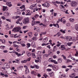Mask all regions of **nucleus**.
Wrapping results in <instances>:
<instances>
[{
  "mask_svg": "<svg viewBox=\"0 0 78 78\" xmlns=\"http://www.w3.org/2000/svg\"><path fill=\"white\" fill-rule=\"evenodd\" d=\"M2 19L3 20H6V18L4 16H2L1 17Z\"/></svg>",
  "mask_w": 78,
  "mask_h": 78,
  "instance_id": "nucleus-62",
  "label": "nucleus"
},
{
  "mask_svg": "<svg viewBox=\"0 0 78 78\" xmlns=\"http://www.w3.org/2000/svg\"><path fill=\"white\" fill-rule=\"evenodd\" d=\"M66 30H63L62 29H61L60 30V32L62 33L63 34H65V33H66Z\"/></svg>",
  "mask_w": 78,
  "mask_h": 78,
  "instance_id": "nucleus-26",
  "label": "nucleus"
},
{
  "mask_svg": "<svg viewBox=\"0 0 78 78\" xmlns=\"http://www.w3.org/2000/svg\"><path fill=\"white\" fill-rule=\"evenodd\" d=\"M13 53H15L16 55L18 56V57L20 56H21V54H19V53L17 52H16L15 51H13Z\"/></svg>",
  "mask_w": 78,
  "mask_h": 78,
  "instance_id": "nucleus-17",
  "label": "nucleus"
},
{
  "mask_svg": "<svg viewBox=\"0 0 78 78\" xmlns=\"http://www.w3.org/2000/svg\"><path fill=\"white\" fill-rule=\"evenodd\" d=\"M34 68H36V69H38L39 68V67L38 66V65H34Z\"/></svg>",
  "mask_w": 78,
  "mask_h": 78,
  "instance_id": "nucleus-37",
  "label": "nucleus"
},
{
  "mask_svg": "<svg viewBox=\"0 0 78 78\" xmlns=\"http://www.w3.org/2000/svg\"><path fill=\"white\" fill-rule=\"evenodd\" d=\"M26 53L27 56H31V53H30V52L27 51V52Z\"/></svg>",
  "mask_w": 78,
  "mask_h": 78,
  "instance_id": "nucleus-32",
  "label": "nucleus"
},
{
  "mask_svg": "<svg viewBox=\"0 0 78 78\" xmlns=\"http://www.w3.org/2000/svg\"><path fill=\"white\" fill-rule=\"evenodd\" d=\"M4 66L5 68H6L7 69H8L9 68V67L10 66V65L9 63H5L4 64Z\"/></svg>",
  "mask_w": 78,
  "mask_h": 78,
  "instance_id": "nucleus-10",
  "label": "nucleus"
},
{
  "mask_svg": "<svg viewBox=\"0 0 78 78\" xmlns=\"http://www.w3.org/2000/svg\"><path fill=\"white\" fill-rule=\"evenodd\" d=\"M49 56V54H45L43 55V56L44 57H48Z\"/></svg>",
  "mask_w": 78,
  "mask_h": 78,
  "instance_id": "nucleus-38",
  "label": "nucleus"
},
{
  "mask_svg": "<svg viewBox=\"0 0 78 78\" xmlns=\"http://www.w3.org/2000/svg\"><path fill=\"white\" fill-rule=\"evenodd\" d=\"M60 6H61L62 7V8L60 9L62 11H64V12H65V13H66V14H69V13H68V11H69V10H66V9H64V8H65V7H64V6H63L62 5L60 4Z\"/></svg>",
  "mask_w": 78,
  "mask_h": 78,
  "instance_id": "nucleus-2",
  "label": "nucleus"
},
{
  "mask_svg": "<svg viewBox=\"0 0 78 78\" xmlns=\"http://www.w3.org/2000/svg\"><path fill=\"white\" fill-rule=\"evenodd\" d=\"M57 35H58L57 36L58 37H59V36H61V34H60V32H58L57 34Z\"/></svg>",
  "mask_w": 78,
  "mask_h": 78,
  "instance_id": "nucleus-59",
  "label": "nucleus"
},
{
  "mask_svg": "<svg viewBox=\"0 0 78 78\" xmlns=\"http://www.w3.org/2000/svg\"><path fill=\"white\" fill-rule=\"evenodd\" d=\"M62 23L63 24H65L66 23V20L64 19H63Z\"/></svg>",
  "mask_w": 78,
  "mask_h": 78,
  "instance_id": "nucleus-46",
  "label": "nucleus"
},
{
  "mask_svg": "<svg viewBox=\"0 0 78 78\" xmlns=\"http://www.w3.org/2000/svg\"><path fill=\"white\" fill-rule=\"evenodd\" d=\"M72 44H73V42H69L67 43V45L68 46H71V45Z\"/></svg>",
  "mask_w": 78,
  "mask_h": 78,
  "instance_id": "nucleus-33",
  "label": "nucleus"
},
{
  "mask_svg": "<svg viewBox=\"0 0 78 78\" xmlns=\"http://www.w3.org/2000/svg\"><path fill=\"white\" fill-rule=\"evenodd\" d=\"M63 77V75H60L59 76V78H62Z\"/></svg>",
  "mask_w": 78,
  "mask_h": 78,
  "instance_id": "nucleus-57",
  "label": "nucleus"
},
{
  "mask_svg": "<svg viewBox=\"0 0 78 78\" xmlns=\"http://www.w3.org/2000/svg\"><path fill=\"white\" fill-rule=\"evenodd\" d=\"M51 62L54 63V64H58V62L56 61V60H53V59Z\"/></svg>",
  "mask_w": 78,
  "mask_h": 78,
  "instance_id": "nucleus-20",
  "label": "nucleus"
},
{
  "mask_svg": "<svg viewBox=\"0 0 78 78\" xmlns=\"http://www.w3.org/2000/svg\"><path fill=\"white\" fill-rule=\"evenodd\" d=\"M62 56L63 57L64 59H66V56L64 55H62Z\"/></svg>",
  "mask_w": 78,
  "mask_h": 78,
  "instance_id": "nucleus-56",
  "label": "nucleus"
},
{
  "mask_svg": "<svg viewBox=\"0 0 78 78\" xmlns=\"http://www.w3.org/2000/svg\"><path fill=\"white\" fill-rule=\"evenodd\" d=\"M32 39H33V41H36L37 39V38L36 37H34L32 38Z\"/></svg>",
  "mask_w": 78,
  "mask_h": 78,
  "instance_id": "nucleus-40",
  "label": "nucleus"
},
{
  "mask_svg": "<svg viewBox=\"0 0 78 78\" xmlns=\"http://www.w3.org/2000/svg\"><path fill=\"white\" fill-rule=\"evenodd\" d=\"M11 2H7L6 3V5L7 6H8L9 7H11L12 6V4H11Z\"/></svg>",
  "mask_w": 78,
  "mask_h": 78,
  "instance_id": "nucleus-16",
  "label": "nucleus"
},
{
  "mask_svg": "<svg viewBox=\"0 0 78 78\" xmlns=\"http://www.w3.org/2000/svg\"><path fill=\"white\" fill-rule=\"evenodd\" d=\"M37 60H35V62H41V60H42V58L41 57H38L37 58Z\"/></svg>",
  "mask_w": 78,
  "mask_h": 78,
  "instance_id": "nucleus-8",
  "label": "nucleus"
},
{
  "mask_svg": "<svg viewBox=\"0 0 78 78\" xmlns=\"http://www.w3.org/2000/svg\"><path fill=\"white\" fill-rule=\"evenodd\" d=\"M37 55L39 56H41V55H43V53H42V52L40 51H37Z\"/></svg>",
  "mask_w": 78,
  "mask_h": 78,
  "instance_id": "nucleus-14",
  "label": "nucleus"
},
{
  "mask_svg": "<svg viewBox=\"0 0 78 78\" xmlns=\"http://www.w3.org/2000/svg\"><path fill=\"white\" fill-rule=\"evenodd\" d=\"M50 76H53L55 75L54 73L53 72H51V73H50Z\"/></svg>",
  "mask_w": 78,
  "mask_h": 78,
  "instance_id": "nucleus-29",
  "label": "nucleus"
},
{
  "mask_svg": "<svg viewBox=\"0 0 78 78\" xmlns=\"http://www.w3.org/2000/svg\"><path fill=\"white\" fill-rule=\"evenodd\" d=\"M22 19H23V17H20L18 19V21H19V22H20V21H21Z\"/></svg>",
  "mask_w": 78,
  "mask_h": 78,
  "instance_id": "nucleus-48",
  "label": "nucleus"
},
{
  "mask_svg": "<svg viewBox=\"0 0 78 78\" xmlns=\"http://www.w3.org/2000/svg\"><path fill=\"white\" fill-rule=\"evenodd\" d=\"M26 10V9L25 8H24L23 9H22L21 10V12H24V11H25V10Z\"/></svg>",
  "mask_w": 78,
  "mask_h": 78,
  "instance_id": "nucleus-53",
  "label": "nucleus"
},
{
  "mask_svg": "<svg viewBox=\"0 0 78 78\" xmlns=\"http://www.w3.org/2000/svg\"><path fill=\"white\" fill-rule=\"evenodd\" d=\"M23 68V66H20L17 68L18 70H20V69H22Z\"/></svg>",
  "mask_w": 78,
  "mask_h": 78,
  "instance_id": "nucleus-41",
  "label": "nucleus"
},
{
  "mask_svg": "<svg viewBox=\"0 0 78 78\" xmlns=\"http://www.w3.org/2000/svg\"><path fill=\"white\" fill-rule=\"evenodd\" d=\"M58 48L56 47V46H55L53 48V50H56Z\"/></svg>",
  "mask_w": 78,
  "mask_h": 78,
  "instance_id": "nucleus-47",
  "label": "nucleus"
},
{
  "mask_svg": "<svg viewBox=\"0 0 78 78\" xmlns=\"http://www.w3.org/2000/svg\"><path fill=\"white\" fill-rule=\"evenodd\" d=\"M48 63V62H47V61H45L44 62L43 65L44 66H46V65H47V64Z\"/></svg>",
  "mask_w": 78,
  "mask_h": 78,
  "instance_id": "nucleus-39",
  "label": "nucleus"
},
{
  "mask_svg": "<svg viewBox=\"0 0 78 78\" xmlns=\"http://www.w3.org/2000/svg\"><path fill=\"white\" fill-rule=\"evenodd\" d=\"M31 45L33 47L35 48L36 47V45H35V42L33 41L32 42Z\"/></svg>",
  "mask_w": 78,
  "mask_h": 78,
  "instance_id": "nucleus-18",
  "label": "nucleus"
},
{
  "mask_svg": "<svg viewBox=\"0 0 78 78\" xmlns=\"http://www.w3.org/2000/svg\"><path fill=\"white\" fill-rule=\"evenodd\" d=\"M43 41L44 42H45V43L47 42V41H48V37H46L44 38L43 39Z\"/></svg>",
  "mask_w": 78,
  "mask_h": 78,
  "instance_id": "nucleus-19",
  "label": "nucleus"
},
{
  "mask_svg": "<svg viewBox=\"0 0 78 78\" xmlns=\"http://www.w3.org/2000/svg\"><path fill=\"white\" fill-rule=\"evenodd\" d=\"M40 22L39 21H32L31 25L32 26H34L35 25V24H36V23H39Z\"/></svg>",
  "mask_w": 78,
  "mask_h": 78,
  "instance_id": "nucleus-9",
  "label": "nucleus"
},
{
  "mask_svg": "<svg viewBox=\"0 0 78 78\" xmlns=\"http://www.w3.org/2000/svg\"><path fill=\"white\" fill-rule=\"evenodd\" d=\"M30 8L31 9H36L37 8V5H35L34 4H33L30 6Z\"/></svg>",
  "mask_w": 78,
  "mask_h": 78,
  "instance_id": "nucleus-7",
  "label": "nucleus"
},
{
  "mask_svg": "<svg viewBox=\"0 0 78 78\" xmlns=\"http://www.w3.org/2000/svg\"><path fill=\"white\" fill-rule=\"evenodd\" d=\"M27 62V60H25L21 61V63H25V62Z\"/></svg>",
  "mask_w": 78,
  "mask_h": 78,
  "instance_id": "nucleus-42",
  "label": "nucleus"
},
{
  "mask_svg": "<svg viewBox=\"0 0 78 78\" xmlns=\"http://www.w3.org/2000/svg\"><path fill=\"white\" fill-rule=\"evenodd\" d=\"M62 69H66V68H67V66H62Z\"/></svg>",
  "mask_w": 78,
  "mask_h": 78,
  "instance_id": "nucleus-58",
  "label": "nucleus"
},
{
  "mask_svg": "<svg viewBox=\"0 0 78 78\" xmlns=\"http://www.w3.org/2000/svg\"><path fill=\"white\" fill-rule=\"evenodd\" d=\"M13 47H17L16 49H17L19 47V46L16 44H14L13 45Z\"/></svg>",
  "mask_w": 78,
  "mask_h": 78,
  "instance_id": "nucleus-27",
  "label": "nucleus"
},
{
  "mask_svg": "<svg viewBox=\"0 0 78 78\" xmlns=\"http://www.w3.org/2000/svg\"><path fill=\"white\" fill-rule=\"evenodd\" d=\"M70 5L72 7L75 8V7H76V6H77L78 3H77L76 1H73L71 2Z\"/></svg>",
  "mask_w": 78,
  "mask_h": 78,
  "instance_id": "nucleus-3",
  "label": "nucleus"
},
{
  "mask_svg": "<svg viewBox=\"0 0 78 78\" xmlns=\"http://www.w3.org/2000/svg\"><path fill=\"white\" fill-rule=\"evenodd\" d=\"M27 48H29L31 46V44L30 43H28L27 44Z\"/></svg>",
  "mask_w": 78,
  "mask_h": 78,
  "instance_id": "nucleus-31",
  "label": "nucleus"
},
{
  "mask_svg": "<svg viewBox=\"0 0 78 78\" xmlns=\"http://www.w3.org/2000/svg\"><path fill=\"white\" fill-rule=\"evenodd\" d=\"M69 78H73L75 76V73H72L70 75H69Z\"/></svg>",
  "mask_w": 78,
  "mask_h": 78,
  "instance_id": "nucleus-13",
  "label": "nucleus"
},
{
  "mask_svg": "<svg viewBox=\"0 0 78 78\" xmlns=\"http://www.w3.org/2000/svg\"><path fill=\"white\" fill-rule=\"evenodd\" d=\"M74 72H78V68H76L74 69Z\"/></svg>",
  "mask_w": 78,
  "mask_h": 78,
  "instance_id": "nucleus-50",
  "label": "nucleus"
},
{
  "mask_svg": "<svg viewBox=\"0 0 78 78\" xmlns=\"http://www.w3.org/2000/svg\"><path fill=\"white\" fill-rule=\"evenodd\" d=\"M52 59H53V58H49L48 60V61H49V62H51Z\"/></svg>",
  "mask_w": 78,
  "mask_h": 78,
  "instance_id": "nucleus-60",
  "label": "nucleus"
},
{
  "mask_svg": "<svg viewBox=\"0 0 78 78\" xmlns=\"http://www.w3.org/2000/svg\"><path fill=\"white\" fill-rule=\"evenodd\" d=\"M17 36V34H16L14 35V37L15 38H17L18 37H19V35H18L17 36Z\"/></svg>",
  "mask_w": 78,
  "mask_h": 78,
  "instance_id": "nucleus-51",
  "label": "nucleus"
},
{
  "mask_svg": "<svg viewBox=\"0 0 78 78\" xmlns=\"http://www.w3.org/2000/svg\"><path fill=\"white\" fill-rule=\"evenodd\" d=\"M6 14L7 16H9V15H10V13L9 12H7L6 13Z\"/></svg>",
  "mask_w": 78,
  "mask_h": 78,
  "instance_id": "nucleus-55",
  "label": "nucleus"
},
{
  "mask_svg": "<svg viewBox=\"0 0 78 78\" xmlns=\"http://www.w3.org/2000/svg\"><path fill=\"white\" fill-rule=\"evenodd\" d=\"M42 6H44V7H47L48 8L49 6V4H48V3L47 2H46L44 4H42Z\"/></svg>",
  "mask_w": 78,
  "mask_h": 78,
  "instance_id": "nucleus-12",
  "label": "nucleus"
},
{
  "mask_svg": "<svg viewBox=\"0 0 78 78\" xmlns=\"http://www.w3.org/2000/svg\"><path fill=\"white\" fill-rule=\"evenodd\" d=\"M62 61V59L61 58H59L58 60V62L59 63H61Z\"/></svg>",
  "mask_w": 78,
  "mask_h": 78,
  "instance_id": "nucleus-23",
  "label": "nucleus"
},
{
  "mask_svg": "<svg viewBox=\"0 0 78 78\" xmlns=\"http://www.w3.org/2000/svg\"><path fill=\"white\" fill-rule=\"evenodd\" d=\"M5 48V46L2 45L0 46V48L2 50H4V48Z\"/></svg>",
  "mask_w": 78,
  "mask_h": 78,
  "instance_id": "nucleus-35",
  "label": "nucleus"
},
{
  "mask_svg": "<svg viewBox=\"0 0 78 78\" xmlns=\"http://www.w3.org/2000/svg\"><path fill=\"white\" fill-rule=\"evenodd\" d=\"M60 47L61 50L63 51L66 50V46L65 45H64L63 44L62 45H61Z\"/></svg>",
  "mask_w": 78,
  "mask_h": 78,
  "instance_id": "nucleus-11",
  "label": "nucleus"
},
{
  "mask_svg": "<svg viewBox=\"0 0 78 78\" xmlns=\"http://www.w3.org/2000/svg\"><path fill=\"white\" fill-rule=\"evenodd\" d=\"M69 20L71 22H74V21H75V19H74L73 18H69Z\"/></svg>",
  "mask_w": 78,
  "mask_h": 78,
  "instance_id": "nucleus-24",
  "label": "nucleus"
},
{
  "mask_svg": "<svg viewBox=\"0 0 78 78\" xmlns=\"http://www.w3.org/2000/svg\"><path fill=\"white\" fill-rule=\"evenodd\" d=\"M34 17H35V19H37V18H38L39 17V16L37 14H36L34 15Z\"/></svg>",
  "mask_w": 78,
  "mask_h": 78,
  "instance_id": "nucleus-36",
  "label": "nucleus"
},
{
  "mask_svg": "<svg viewBox=\"0 0 78 78\" xmlns=\"http://www.w3.org/2000/svg\"><path fill=\"white\" fill-rule=\"evenodd\" d=\"M20 27H15L12 30V31L14 32H18L20 31Z\"/></svg>",
  "mask_w": 78,
  "mask_h": 78,
  "instance_id": "nucleus-5",
  "label": "nucleus"
},
{
  "mask_svg": "<svg viewBox=\"0 0 78 78\" xmlns=\"http://www.w3.org/2000/svg\"><path fill=\"white\" fill-rule=\"evenodd\" d=\"M44 77H48V75H47V74L46 73H45L44 75Z\"/></svg>",
  "mask_w": 78,
  "mask_h": 78,
  "instance_id": "nucleus-63",
  "label": "nucleus"
},
{
  "mask_svg": "<svg viewBox=\"0 0 78 78\" xmlns=\"http://www.w3.org/2000/svg\"><path fill=\"white\" fill-rule=\"evenodd\" d=\"M7 8H8V7H7V6H3V9H2L3 11H6V9Z\"/></svg>",
  "mask_w": 78,
  "mask_h": 78,
  "instance_id": "nucleus-22",
  "label": "nucleus"
},
{
  "mask_svg": "<svg viewBox=\"0 0 78 78\" xmlns=\"http://www.w3.org/2000/svg\"><path fill=\"white\" fill-rule=\"evenodd\" d=\"M20 9H23L24 8H25V5H22L20 7Z\"/></svg>",
  "mask_w": 78,
  "mask_h": 78,
  "instance_id": "nucleus-45",
  "label": "nucleus"
},
{
  "mask_svg": "<svg viewBox=\"0 0 78 78\" xmlns=\"http://www.w3.org/2000/svg\"><path fill=\"white\" fill-rule=\"evenodd\" d=\"M36 2L37 3H41L43 2V0H37Z\"/></svg>",
  "mask_w": 78,
  "mask_h": 78,
  "instance_id": "nucleus-30",
  "label": "nucleus"
},
{
  "mask_svg": "<svg viewBox=\"0 0 78 78\" xmlns=\"http://www.w3.org/2000/svg\"><path fill=\"white\" fill-rule=\"evenodd\" d=\"M67 62H72V61L70 60V59H68L66 60Z\"/></svg>",
  "mask_w": 78,
  "mask_h": 78,
  "instance_id": "nucleus-64",
  "label": "nucleus"
},
{
  "mask_svg": "<svg viewBox=\"0 0 78 78\" xmlns=\"http://www.w3.org/2000/svg\"><path fill=\"white\" fill-rule=\"evenodd\" d=\"M32 55L33 56V58H35L36 56V55H35L34 54H32Z\"/></svg>",
  "mask_w": 78,
  "mask_h": 78,
  "instance_id": "nucleus-52",
  "label": "nucleus"
},
{
  "mask_svg": "<svg viewBox=\"0 0 78 78\" xmlns=\"http://www.w3.org/2000/svg\"><path fill=\"white\" fill-rule=\"evenodd\" d=\"M64 39H66V42H69V41H76L75 37L69 36H66L64 37Z\"/></svg>",
  "mask_w": 78,
  "mask_h": 78,
  "instance_id": "nucleus-1",
  "label": "nucleus"
},
{
  "mask_svg": "<svg viewBox=\"0 0 78 78\" xmlns=\"http://www.w3.org/2000/svg\"><path fill=\"white\" fill-rule=\"evenodd\" d=\"M24 67L26 69V70L25 72L26 74H27V73H30V71L29 70V69L28 68V66H24Z\"/></svg>",
  "mask_w": 78,
  "mask_h": 78,
  "instance_id": "nucleus-6",
  "label": "nucleus"
},
{
  "mask_svg": "<svg viewBox=\"0 0 78 78\" xmlns=\"http://www.w3.org/2000/svg\"><path fill=\"white\" fill-rule=\"evenodd\" d=\"M57 25L58 27V28H59V24H58L57 23L56 24H53V26L54 27H57V26H56Z\"/></svg>",
  "mask_w": 78,
  "mask_h": 78,
  "instance_id": "nucleus-34",
  "label": "nucleus"
},
{
  "mask_svg": "<svg viewBox=\"0 0 78 78\" xmlns=\"http://www.w3.org/2000/svg\"><path fill=\"white\" fill-rule=\"evenodd\" d=\"M53 70H55V71H57V70H58V67H57L53 66Z\"/></svg>",
  "mask_w": 78,
  "mask_h": 78,
  "instance_id": "nucleus-28",
  "label": "nucleus"
},
{
  "mask_svg": "<svg viewBox=\"0 0 78 78\" xmlns=\"http://www.w3.org/2000/svg\"><path fill=\"white\" fill-rule=\"evenodd\" d=\"M47 71L48 72H51V69H47Z\"/></svg>",
  "mask_w": 78,
  "mask_h": 78,
  "instance_id": "nucleus-61",
  "label": "nucleus"
},
{
  "mask_svg": "<svg viewBox=\"0 0 78 78\" xmlns=\"http://www.w3.org/2000/svg\"><path fill=\"white\" fill-rule=\"evenodd\" d=\"M21 47H26V44L24 43L22 44H21Z\"/></svg>",
  "mask_w": 78,
  "mask_h": 78,
  "instance_id": "nucleus-49",
  "label": "nucleus"
},
{
  "mask_svg": "<svg viewBox=\"0 0 78 78\" xmlns=\"http://www.w3.org/2000/svg\"><path fill=\"white\" fill-rule=\"evenodd\" d=\"M36 30L37 32H40V28L39 27H37Z\"/></svg>",
  "mask_w": 78,
  "mask_h": 78,
  "instance_id": "nucleus-44",
  "label": "nucleus"
},
{
  "mask_svg": "<svg viewBox=\"0 0 78 78\" xmlns=\"http://www.w3.org/2000/svg\"><path fill=\"white\" fill-rule=\"evenodd\" d=\"M31 74H33L34 75L36 76L37 75V73L34 71H32L31 72Z\"/></svg>",
  "mask_w": 78,
  "mask_h": 78,
  "instance_id": "nucleus-25",
  "label": "nucleus"
},
{
  "mask_svg": "<svg viewBox=\"0 0 78 78\" xmlns=\"http://www.w3.org/2000/svg\"><path fill=\"white\" fill-rule=\"evenodd\" d=\"M38 33L36 32L34 34V36H35L36 37H37V36H38Z\"/></svg>",
  "mask_w": 78,
  "mask_h": 78,
  "instance_id": "nucleus-43",
  "label": "nucleus"
},
{
  "mask_svg": "<svg viewBox=\"0 0 78 78\" xmlns=\"http://www.w3.org/2000/svg\"><path fill=\"white\" fill-rule=\"evenodd\" d=\"M48 67H52V68H53L54 66L52 64H51V65H48Z\"/></svg>",
  "mask_w": 78,
  "mask_h": 78,
  "instance_id": "nucleus-54",
  "label": "nucleus"
},
{
  "mask_svg": "<svg viewBox=\"0 0 78 78\" xmlns=\"http://www.w3.org/2000/svg\"><path fill=\"white\" fill-rule=\"evenodd\" d=\"M75 28L76 31H78V24H76L75 26Z\"/></svg>",
  "mask_w": 78,
  "mask_h": 78,
  "instance_id": "nucleus-21",
  "label": "nucleus"
},
{
  "mask_svg": "<svg viewBox=\"0 0 78 78\" xmlns=\"http://www.w3.org/2000/svg\"><path fill=\"white\" fill-rule=\"evenodd\" d=\"M28 36H29V37L30 38H31V37H32V36H33V32H29L28 34Z\"/></svg>",
  "mask_w": 78,
  "mask_h": 78,
  "instance_id": "nucleus-15",
  "label": "nucleus"
},
{
  "mask_svg": "<svg viewBox=\"0 0 78 78\" xmlns=\"http://www.w3.org/2000/svg\"><path fill=\"white\" fill-rule=\"evenodd\" d=\"M23 23L24 24H27V23H30L29 18H24L23 21Z\"/></svg>",
  "mask_w": 78,
  "mask_h": 78,
  "instance_id": "nucleus-4",
  "label": "nucleus"
}]
</instances>
